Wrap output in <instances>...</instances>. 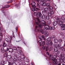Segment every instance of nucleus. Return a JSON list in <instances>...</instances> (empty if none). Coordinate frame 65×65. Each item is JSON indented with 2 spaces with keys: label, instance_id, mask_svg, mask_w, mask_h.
Returning a JSON list of instances; mask_svg holds the SVG:
<instances>
[{
  "label": "nucleus",
  "instance_id": "56",
  "mask_svg": "<svg viewBox=\"0 0 65 65\" xmlns=\"http://www.w3.org/2000/svg\"><path fill=\"white\" fill-rule=\"evenodd\" d=\"M2 12H4V10H2Z\"/></svg>",
  "mask_w": 65,
  "mask_h": 65
},
{
  "label": "nucleus",
  "instance_id": "62",
  "mask_svg": "<svg viewBox=\"0 0 65 65\" xmlns=\"http://www.w3.org/2000/svg\"><path fill=\"white\" fill-rule=\"evenodd\" d=\"M0 30H1V28L0 27Z\"/></svg>",
  "mask_w": 65,
  "mask_h": 65
},
{
  "label": "nucleus",
  "instance_id": "26",
  "mask_svg": "<svg viewBox=\"0 0 65 65\" xmlns=\"http://www.w3.org/2000/svg\"><path fill=\"white\" fill-rule=\"evenodd\" d=\"M58 42L60 43L62 42V40L61 39H59L58 40Z\"/></svg>",
  "mask_w": 65,
  "mask_h": 65
},
{
  "label": "nucleus",
  "instance_id": "15",
  "mask_svg": "<svg viewBox=\"0 0 65 65\" xmlns=\"http://www.w3.org/2000/svg\"><path fill=\"white\" fill-rule=\"evenodd\" d=\"M57 24H58V21L57 22L56 21L53 22V24L54 26H56V25H57Z\"/></svg>",
  "mask_w": 65,
  "mask_h": 65
},
{
  "label": "nucleus",
  "instance_id": "1",
  "mask_svg": "<svg viewBox=\"0 0 65 65\" xmlns=\"http://www.w3.org/2000/svg\"><path fill=\"white\" fill-rule=\"evenodd\" d=\"M35 20L36 21L35 23L36 25H41V26H42V27L43 26H44V30H45V31H46V30H52V27L46 25L45 21L42 20L40 21L39 20V19L38 18L35 19Z\"/></svg>",
  "mask_w": 65,
  "mask_h": 65
},
{
  "label": "nucleus",
  "instance_id": "6",
  "mask_svg": "<svg viewBox=\"0 0 65 65\" xmlns=\"http://www.w3.org/2000/svg\"><path fill=\"white\" fill-rule=\"evenodd\" d=\"M54 45L56 47H58L59 49H61L62 50V51L64 52L65 51V48L63 47H60L61 46V43H59V44L56 43L54 44Z\"/></svg>",
  "mask_w": 65,
  "mask_h": 65
},
{
  "label": "nucleus",
  "instance_id": "2",
  "mask_svg": "<svg viewBox=\"0 0 65 65\" xmlns=\"http://www.w3.org/2000/svg\"><path fill=\"white\" fill-rule=\"evenodd\" d=\"M56 56L55 55L53 56L50 55L49 57L46 56V58L47 61L51 60V59H52V60L54 61L53 63L55 65H61V63H62L63 61V59L62 58L60 59H56Z\"/></svg>",
  "mask_w": 65,
  "mask_h": 65
},
{
  "label": "nucleus",
  "instance_id": "64",
  "mask_svg": "<svg viewBox=\"0 0 65 65\" xmlns=\"http://www.w3.org/2000/svg\"><path fill=\"white\" fill-rule=\"evenodd\" d=\"M22 56H24V55H22Z\"/></svg>",
  "mask_w": 65,
  "mask_h": 65
},
{
  "label": "nucleus",
  "instance_id": "55",
  "mask_svg": "<svg viewBox=\"0 0 65 65\" xmlns=\"http://www.w3.org/2000/svg\"><path fill=\"white\" fill-rule=\"evenodd\" d=\"M16 31L17 32V31H18V28L17 27L16 28Z\"/></svg>",
  "mask_w": 65,
  "mask_h": 65
},
{
  "label": "nucleus",
  "instance_id": "10",
  "mask_svg": "<svg viewBox=\"0 0 65 65\" xmlns=\"http://www.w3.org/2000/svg\"><path fill=\"white\" fill-rule=\"evenodd\" d=\"M17 59H18V58L16 56H14L12 58V60H14V61H17Z\"/></svg>",
  "mask_w": 65,
  "mask_h": 65
},
{
  "label": "nucleus",
  "instance_id": "12",
  "mask_svg": "<svg viewBox=\"0 0 65 65\" xmlns=\"http://www.w3.org/2000/svg\"><path fill=\"white\" fill-rule=\"evenodd\" d=\"M42 14L40 12H38V14L37 15V17H40V18L41 17V15Z\"/></svg>",
  "mask_w": 65,
  "mask_h": 65
},
{
  "label": "nucleus",
  "instance_id": "40",
  "mask_svg": "<svg viewBox=\"0 0 65 65\" xmlns=\"http://www.w3.org/2000/svg\"><path fill=\"white\" fill-rule=\"evenodd\" d=\"M49 8L50 9H53V8L52 7L50 6L49 7Z\"/></svg>",
  "mask_w": 65,
  "mask_h": 65
},
{
  "label": "nucleus",
  "instance_id": "19",
  "mask_svg": "<svg viewBox=\"0 0 65 65\" xmlns=\"http://www.w3.org/2000/svg\"><path fill=\"white\" fill-rule=\"evenodd\" d=\"M54 51L55 52H57L58 51V49L57 47H55L54 49Z\"/></svg>",
  "mask_w": 65,
  "mask_h": 65
},
{
  "label": "nucleus",
  "instance_id": "57",
  "mask_svg": "<svg viewBox=\"0 0 65 65\" xmlns=\"http://www.w3.org/2000/svg\"><path fill=\"white\" fill-rule=\"evenodd\" d=\"M17 48H20V47H19V46H18L17 47Z\"/></svg>",
  "mask_w": 65,
  "mask_h": 65
},
{
  "label": "nucleus",
  "instance_id": "33",
  "mask_svg": "<svg viewBox=\"0 0 65 65\" xmlns=\"http://www.w3.org/2000/svg\"><path fill=\"white\" fill-rule=\"evenodd\" d=\"M48 49H49V48L48 46H47L46 48V51H47L48 50Z\"/></svg>",
  "mask_w": 65,
  "mask_h": 65
},
{
  "label": "nucleus",
  "instance_id": "42",
  "mask_svg": "<svg viewBox=\"0 0 65 65\" xmlns=\"http://www.w3.org/2000/svg\"><path fill=\"white\" fill-rule=\"evenodd\" d=\"M34 15H35V16H36V15H37V13L36 12H35L34 13Z\"/></svg>",
  "mask_w": 65,
  "mask_h": 65
},
{
  "label": "nucleus",
  "instance_id": "21",
  "mask_svg": "<svg viewBox=\"0 0 65 65\" xmlns=\"http://www.w3.org/2000/svg\"><path fill=\"white\" fill-rule=\"evenodd\" d=\"M1 65H4V60H2V62L0 64Z\"/></svg>",
  "mask_w": 65,
  "mask_h": 65
},
{
  "label": "nucleus",
  "instance_id": "38",
  "mask_svg": "<svg viewBox=\"0 0 65 65\" xmlns=\"http://www.w3.org/2000/svg\"><path fill=\"white\" fill-rule=\"evenodd\" d=\"M44 44H45V42L44 41L42 43V46H43L44 45Z\"/></svg>",
  "mask_w": 65,
  "mask_h": 65
},
{
  "label": "nucleus",
  "instance_id": "23",
  "mask_svg": "<svg viewBox=\"0 0 65 65\" xmlns=\"http://www.w3.org/2000/svg\"><path fill=\"white\" fill-rule=\"evenodd\" d=\"M41 19H45V16L44 15H43L41 17H40Z\"/></svg>",
  "mask_w": 65,
  "mask_h": 65
},
{
  "label": "nucleus",
  "instance_id": "49",
  "mask_svg": "<svg viewBox=\"0 0 65 65\" xmlns=\"http://www.w3.org/2000/svg\"><path fill=\"white\" fill-rule=\"evenodd\" d=\"M0 35L1 36V37H2V36H3V35H2V33H0Z\"/></svg>",
  "mask_w": 65,
  "mask_h": 65
},
{
  "label": "nucleus",
  "instance_id": "59",
  "mask_svg": "<svg viewBox=\"0 0 65 65\" xmlns=\"http://www.w3.org/2000/svg\"><path fill=\"white\" fill-rule=\"evenodd\" d=\"M11 39H12V37H11Z\"/></svg>",
  "mask_w": 65,
  "mask_h": 65
},
{
  "label": "nucleus",
  "instance_id": "45",
  "mask_svg": "<svg viewBox=\"0 0 65 65\" xmlns=\"http://www.w3.org/2000/svg\"><path fill=\"white\" fill-rule=\"evenodd\" d=\"M42 48H43V50H45V47H44V46H42Z\"/></svg>",
  "mask_w": 65,
  "mask_h": 65
},
{
  "label": "nucleus",
  "instance_id": "29",
  "mask_svg": "<svg viewBox=\"0 0 65 65\" xmlns=\"http://www.w3.org/2000/svg\"><path fill=\"white\" fill-rule=\"evenodd\" d=\"M52 14L50 12H48V15H49V16H50V17L51 16H52Z\"/></svg>",
  "mask_w": 65,
  "mask_h": 65
},
{
  "label": "nucleus",
  "instance_id": "9",
  "mask_svg": "<svg viewBox=\"0 0 65 65\" xmlns=\"http://www.w3.org/2000/svg\"><path fill=\"white\" fill-rule=\"evenodd\" d=\"M5 40L7 41V42H8V43H10L8 44V46L9 47H11V46H12V45L11 44V40L10 39V38H6L5 39Z\"/></svg>",
  "mask_w": 65,
  "mask_h": 65
},
{
  "label": "nucleus",
  "instance_id": "60",
  "mask_svg": "<svg viewBox=\"0 0 65 65\" xmlns=\"http://www.w3.org/2000/svg\"><path fill=\"white\" fill-rule=\"evenodd\" d=\"M23 43H24V44H25V43L24 42H23Z\"/></svg>",
  "mask_w": 65,
  "mask_h": 65
},
{
  "label": "nucleus",
  "instance_id": "53",
  "mask_svg": "<svg viewBox=\"0 0 65 65\" xmlns=\"http://www.w3.org/2000/svg\"><path fill=\"white\" fill-rule=\"evenodd\" d=\"M57 53V54H60V52L58 51Z\"/></svg>",
  "mask_w": 65,
  "mask_h": 65
},
{
  "label": "nucleus",
  "instance_id": "61",
  "mask_svg": "<svg viewBox=\"0 0 65 65\" xmlns=\"http://www.w3.org/2000/svg\"><path fill=\"white\" fill-rule=\"evenodd\" d=\"M17 41V42H19V41Z\"/></svg>",
  "mask_w": 65,
  "mask_h": 65
},
{
  "label": "nucleus",
  "instance_id": "11",
  "mask_svg": "<svg viewBox=\"0 0 65 65\" xmlns=\"http://www.w3.org/2000/svg\"><path fill=\"white\" fill-rule=\"evenodd\" d=\"M17 53L19 55H22V52L21 50H17Z\"/></svg>",
  "mask_w": 65,
  "mask_h": 65
},
{
  "label": "nucleus",
  "instance_id": "7",
  "mask_svg": "<svg viewBox=\"0 0 65 65\" xmlns=\"http://www.w3.org/2000/svg\"><path fill=\"white\" fill-rule=\"evenodd\" d=\"M47 41H46V44L47 45H52V44H53V43H52V41H51L50 42V43H49V42H50L51 41V38L50 37H49L47 39Z\"/></svg>",
  "mask_w": 65,
  "mask_h": 65
},
{
  "label": "nucleus",
  "instance_id": "20",
  "mask_svg": "<svg viewBox=\"0 0 65 65\" xmlns=\"http://www.w3.org/2000/svg\"><path fill=\"white\" fill-rule=\"evenodd\" d=\"M60 19H61V21H65V18H64V17H63L62 16L61 17V18H60Z\"/></svg>",
  "mask_w": 65,
  "mask_h": 65
},
{
  "label": "nucleus",
  "instance_id": "5",
  "mask_svg": "<svg viewBox=\"0 0 65 65\" xmlns=\"http://www.w3.org/2000/svg\"><path fill=\"white\" fill-rule=\"evenodd\" d=\"M36 3L35 2H32L31 4V5H32V8L31 9V10L33 11H34L35 10H38V8H36V6H35V4Z\"/></svg>",
  "mask_w": 65,
  "mask_h": 65
},
{
  "label": "nucleus",
  "instance_id": "50",
  "mask_svg": "<svg viewBox=\"0 0 65 65\" xmlns=\"http://www.w3.org/2000/svg\"><path fill=\"white\" fill-rule=\"evenodd\" d=\"M18 60L20 62H21V61H22V60H21V59H18Z\"/></svg>",
  "mask_w": 65,
  "mask_h": 65
},
{
  "label": "nucleus",
  "instance_id": "32",
  "mask_svg": "<svg viewBox=\"0 0 65 65\" xmlns=\"http://www.w3.org/2000/svg\"><path fill=\"white\" fill-rule=\"evenodd\" d=\"M50 12H51V13L52 14H54V11L52 10H50Z\"/></svg>",
  "mask_w": 65,
  "mask_h": 65
},
{
  "label": "nucleus",
  "instance_id": "54",
  "mask_svg": "<svg viewBox=\"0 0 65 65\" xmlns=\"http://www.w3.org/2000/svg\"><path fill=\"white\" fill-rule=\"evenodd\" d=\"M51 50H52V47H50V48L49 51H51Z\"/></svg>",
  "mask_w": 65,
  "mask_h": 65
},
{
  "label": "nucleus",
  "instance_id": "18",
  "mask_svg": "<svg viewBox=\"0 0 65 65\" xmlns=\"http://www.w3.org/2000/svg\"><path fill=\"white\" fill-rule=\"evenodd\" d=\"M15 7H17L18 8H20V5L19 4H16L15 5Z\"/></svg>",
  "mask_w": 65,
  "mask_h": 65
},
{
  "label": "nucleus",
  "instance_id": "28",
  "mask_svg": "<svg viewBox=\"0 0 65 65\" xmlns=\"http://www.w3.org/2000/svg\"><path fill=\"white\" fill-rule=\"evenodd\" d=\"M48 9L47 8H45L44 10L45 11H48Z\"/></svg>",
  "mask_w": 65,
  "mask_h": 65
},
{
  "label": "nucleus",
  "instance_id": "47",
  "mask_svg": "<svg viewBox=\"0 0 65 65\" xmlns=\"http://www.w3.org/2000/svg\"><path fill=\"white\" fill-rule=\"evenodd\" d=\"M5 57H6L7 56V53H6L5 55Z\"/></svg>",
  "mask_w": 65,
  "mask_h": 65
},
{
  "label": "nucleus",
  "instance_id": "35",
  "mask_svg": "<svg viewBox=\"0 0 65 65\" xmlns=\"http://www.w3.org/2000/svg\"><path fill=\"white\" fill-rule=\"evenodd\" d=\"M60 35H64V33L63 32H60Z\"/></svg>",
  "mask_w": 65,
  "mask_h": 65
},
{
  "label": "nucleus",
  "instance_id": "43",
  "mask_svg": "<svg viewBox=\"0 0 65 65\" xmlns=\"http://www.w3.org/2000/svg\"><path fill=\"white\" fill-rule=\"evenodd\" d=\"M9 49V48H7V49L5 50V52H7V51H8V50Z\"/></svg>",
  "mask_w": 65,
  "mask_h": 65
},
{
  "label": "nucleus",
  "instance_id": "31",
  "mask_svg": "<svg viewBox=\"0 0 65 65\" xmlns=\"http://www.w3.org/2000/svg\"><path fill=\"white\" fill-rule=\"evenodd\" d=\"M46 20H49V19H50V17H49L48 16H46Z\"/></svg>",
  "mask_w": 65,
  "mask_h": 65
},
{
  "label": "nucleus",
  "instance_id": "36",
  "mask_svg": "<svg viewBox=\"0 0 65 65\" xmlns=\"http://www.w3.org/2000/svg\"><path fill=\"white\" fill-rule=\"evenodd\" d=\"M46 6H50V4L48 3L46 4Z\"/></svg>",
  "mask_w": 65,
  "mask_h": 65
},
{
  "label": "nucleus",
  "instance_id": "63",
  "mask_svg": "<svg viewBox=\"0 0 65 65\" xmlns=\"http://www.w3.org/2000/svg\"><path fill=\"white\" fill-rule=\"evenodd\" d=\"M64 46L65 47V44L64 45Z\"/></svg>",
  "mask_w": 65,
  "mask_h": 65
},
{
  "label": "nucleus",
  "instance_id": "41",
  "mask_svg": "<svg viewBox=\"0 0 65 65\" xmlns=\"http://www.w3.org/2000/svg\"><path fill=\"white\" fill-rule=\"evenodd\" d=\"M11 2H12V0H11L10 2H7V3H10Z\"/></svg>",
  "mask_w": 65,
  "mask_h": 65
},
{
  "label": "nucleus",
  "instance_id": "25",
  "mask_svg": "<svg viewBox=\"0 0 65 65\" xmlns=\"http://www.w3.org/2000/svg\"><path fill=\"white\" fill-rule=\"evenodd\" d=\"M1 51L2 53H4L5 52V51L4 50V48H2L1 49Z\"/></svg>",
  "mask_w": 65,
  "mask_h": 65
},
{
  "label": "nucleus",
  "instance_id": "34",
  "mask_svg": "<svg viewBox=\"0 0 65 65\" xmlns=\"http://www.w3.org/2000/svg\"><path fill=\"white\" fill-rule=\"evenodd\" d=\"M25 60L26 62H29V59H26Z\"/></svg>",
  "mask_w": 65,
  "mask_h": 65
},
{
  "label": "nucleus",
  "instance_id": "58",
  "mask_svg": "<svg viewBox=\"0 0 65 65\" xmlns=\"http://www.w3.org/2000/svg\"><path fill=\"white\" fill-rule=\"evenodd\" d=\"M2 40V38H1L0 39V41H1Z\"/></svg>",
  "mask_w": 65,
  "mask_h": 65
},
{
  "label": "nucleus",
  "instance_id": "17",
  "mask_svg": "<svg viewBox=\"0 0 65 65\" xmlns=\"http://www.w3.org/2000/svg\"><path fill=\"white\" fill-rule=\"evenodd\" d=\"M42 13L43 15H45L46 14V11H42Z\"/></svg>",
  "mask_w": 65,
  "mask_h": 65
},
{
  "label": "nucleus",
  "instance_id": "37",
  "mask_svg": "<svg viewBox=\"0 0 65 65\" xmlns=\"http://www.w3.org/2000/svg\"><path fill=\"white\" fill-rule=\"evenodd\" d=\"M8 57L9 59H11V56L10 55Z\"/></svg>",
  "mask_w": 65,
  "mask_h": 65
},
{
  "label": "nucleus",
  "instance_id": "14",
  "mask_svg": "<svg viewBox=\"0 0 65 65\" xmlns=\"http://www.w3.org/2000/svg\"><path fill=\"white\" fill-rule=\"evenodd\" d=\"M10 6L9 5H6L4 6V8H2V9L3 8H9L10 7Z\"/></svg>",
  "mask_w": 65,
  "mask_h": 65
},
{
  "label": "nucleus",
  "instance_id": "48",
  "mask_svg": "<svg viewBox=\"0 0 65 65\" xmlns=\"http://www.w3.org/2000/svg\"><path fill=\"white\" fill-rule=\"evenodd\" d=\"M46 54L47 55V56H49V53H48V52H47L46 53Z\"/></svg>",
  "mask_w": 65,
  "mask_h": 65
},
{
  "label": "nucleus",
  "instance_id": "46",
  "mask_svg": "<svg viewBox=\"0 0 65 65\" xmlns=\"http://www.w3.org/2000/svg\"><path fill=\"white\" fill-rule=\"evenodd\" d=\"M12 53L13 54V55H15V52H13Z\"/></svg>",
  "mask_w": 65,
  "mask_h": 65
},
{
  "label": "nucleus",
  "instance_id": "44",
  "mask_svg": "<svg viewBox=\"0 0 65 65\" xmlns=\"http://www.w3.org/2000/svg\"><path fill=\"white\" fill-rule=\"evenodd\" d=\"M52 29L53 30H55V27L53 26V27H52Z\"/></svg>",
  "mask_w": 65,
  "mask_h": 65
},
{
  "label": "nucleus",
  "instance_id": "52",
  "mask_svg": "<svg viewBox=\"0 0 65 65\" xmlns=\"http://www.w3.org/2000/svg\"><path fill=\"white\" fill-rule=\"evenodd\" d=\"M4 63H5V64H6V63H7V61H4Z\"/></svg>",
  "mask_w": 65,
  "mask_h": 65
},
{
  "label": "nucleus",
  "instance_id": "24",
  "mask_svg": "<svg viewBox=\"0 0 65 65\" xmlns=\"http://www.w3.org/2000/svg\"><path fill=\"white\" fill-rule=\"evenodd\" d=\"M52 22L51 20H48L47 21V23L48 24H51Z\"/></svg>",
  "mask_w": 65,
  "mask_h": 65
},
{
  "label": "nucleus",
  "instance_id": "27",
  "mask_svg": "<svg viewBox=\"0 0 65 65\" xmlns=\"http://www.w3.org/2000/svg\"><path fill=\"white\" fill-rule=\"evenodd\" d=\"M37 6L39 8H40L41 7V6L38 3L37 4Z\"/></svg>",
  "mask_w": 65,
  "mask_h": 65
},
{
  "label": "nucleus",
  "instance_id": "30",
  "mask_svg": "<svg viewBox=\"0 0 65 65\" xmlns=\"http://www.w3.org/2000/svg\"><path fill=\"white\" fill-rule=\"evenodd\" d=\"M12 49L13 50L16 51V50H17V48L15 47H13Z\"/></svg>",
  "mask_w": 65,
  "mask_h": 65
},
{
  "label": "nucleus",
  "instance_id": "16",
  "mask_svg": "<svg viewBox=\"0 0 65 65\" xmlns=\"http://www.w3.org/2000/svg\"><path fill=\"white\" fill-rule=\"evenodd\" d=\"M8 51L10 53H12L13 52V49L12 48L9 49Z\"/></svg>",
  "mask_w": 65,
  "mask_h": 65
},
{
  "label": "nucleus",
  "instance_id": "22",
  "mask_svg": "<svg viewBox=\"0 0 65 65\" xmlns=\"http://www.w3.org/2000/svg\"><path fill=\"white\" fill-rule=\"evenodd\" d=\"M54 42L55 43H57L58 42V40L57 39H55L54 40Z\"/></svg>",
  "mask_w": 65,
  "mask_h": 65
},
{
  "label": "nucleus",
  "instance_id": "8",
  "mask_svg": "<svg viewBox=\"0 0 65 65\" xmlns=\"http://www.w3.org/2000/svg\"><path fill=\"white\" fill-rule=\"evenodd\" d=\"M39 38L40 40H39L38 42L40 43V46H41V43L42 42V40H41V39H42V38L43 39H44V40H45V37L43 36H42L40 35L39 37Z\"/></svg>",
  "mask_w": 65,
  "mask_h": 65
},
{
  "label": "nucleus",
  "instance_id": "4",
  "mask_svg": "<svg viewBox=\"0 0 65 65\" xmlns=\"http://www.w3.org/2000/svg\"><path fill=\"white\" fill-rule=\"evenodd\" d=\"M55 19L57 20L58 22V23L59 26L61 27V29L62 30H65V24H63V22L62 21V19H59L57 17H55Z\"/></svg>",
  "mask_w": 65,
  "mask_h": 65
},
{
  "label": "nucleus",
  "instance_id": "39",
  "mask_svg": "<svg viewBox=\"0 0 65 65\" xmlns=\"http://www.w3.org/2000/svg\"><path fill=\"white\" fill-rule=\"evenodd\" d=\"M6 44L5 43H4L3 44L4 47H5V46H6Z\"/></svg>",
  "mask_w": 65,
  "mask_h": 65
},
{
  "label": "nucleus",
  "instance_id": "13",
  "mask_svg": "<svg viewBox=\"0 0 65 65\" xmlns=\"http://www.w3.org/2000/svg\"><path fill=\"white\" fill-rule=\"evenodd\" d=\"M60 57L61 58H63L64 57V52H61L60 55Z\"/></svg>",
  "mask_w": 65,
  "mask_h": 65
},
{
  "label": "nucleus",
  "instance_id": "3",
  "mask_svg": "<svg viewBox=\"0 0 65 65\" xmlns=\"http://www.w3.org/2000/svg\"><path fill=\"white\" fill-rule=\"evenodd\" d=\"M39 27L36 26L35 27V31L39 32H41L42 34H45V37H47L49 35V33L47 32V31H45V30H44V29L42 30V25H39Z\"/></svg>",
  "mask_w": 65,
  "mask_h": 65
},
{
  "label": "nucleus",
  "instance_id": "51",
  "mask_svg": "<svg viewBox=\"0 0 65 65\" xmlns=\"http://www.w3.org/2000/svg\"><path fill=\"white\" fill-rule=\"evenodd\" d=\"M32 65H34V62H32L31 63Z\"/></svg>",
  "mask_w": 65,
  "mask_h": 65
}]
</instances>
